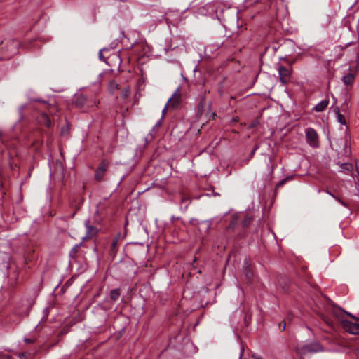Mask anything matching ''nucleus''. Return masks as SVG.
<instances>
[{"instance_id":"f257e3e1","label":"nucleus","mask_w":359,"mask_h":359,"mask_svg":"<svg viewBox=\"0 0 359 359\" xmlns=\"http://www.w3.org/2000/svg\"><path fill=\"white\" fill-rule=\"evenodd\" d=\"M297 354L301 357L308 353H316L323 351V346L318 341H312L308 344H300L296 347Z\"/></svg>"},{"instance_id":"f03ea898","label":"nucleus","mask_w":359,"mask_h":359,"mask_svg":"<svg viewBox=\"0 0 359 359\" xmlns=\"http://www.w3.org/2000/svg\"><path fill=\"white\" fill-rule=\"evenodd\" d=\"M344 313L353 318L352 320H342L341 324L344 329L351 334H359V318L349 312Z\"/></svg>"},{"instance_id":"7ed1b4c3","label":"nucleus","mask_w":359,"mask_h":359,"mask_svg":"<svg viewBox=\"0 0 359 359\" xmlns=\"http://www.w3.org/2000/svg\"><path fill=\"white\" fill-rule=\"evenodd\" d=\"M306 142L312 147L316 148L319 145L318 135L313 128H307L305 130Z\"/></svg>"},{"instance_id":"20e7f679","label":"nucleus","mask_w":359,"mask_h":359,"mask_svg":"<svg viewBox=\"0 0 359 359\" xmlns=\"http://www.w3.org/2000/svg\"><path fill=\"white\" fill-rule=\"evenodd\" d=\"M180 87L179 86L176 90L174 92L172 95L168 99L166 104L163 107L162 110V116L161 118L163 117L165 110L167 109L168 105L170 104V107L171 108H177L180 103Z\"/></svg>"},{"instance_id":"39448f33","label":"nucleus","mask_w":359,"mask_h":359,"mask_svg":"<svg viewBox=\"0 0 359 359\" xmlns=\"http://www.w3.org/2000/svg\"><path fill=\"white\" fill-rule=\"evenodd\" d=\"M278 70L281 83H287L290 81L291 76V68H287L280 65L278 67Z\"/></svg>"},{"instance_id":"423d86ee","label":"nucleus","mask_w":359,"mask_h":359,"mask_svg":"<svg viewBox=\"0 0 359 359\" xmlns=\"http://www.w3.org/2000/svg\"><path fill=\"white\" fill-rule=\"evenodd\" d=\"M218 8L219 6L215 3H208L204 6V9L207 10L208 14L210 15L212 18H218Z\"/></svg>"},{"instance_id":"0eeeda50","label":"nucleus","mask_w":359,"mask_h":359,"mask_svg":"<svg viewBox=\"0 0 359 359\" xmlns=\"http://www.w3.org/2000/svg\"><path fill=\"white\" fill-rule=\"evenodd\" d=\"M107 168V163L105 161L101 162L98 168L95 170V178L97 181L102 180L104 172Z\"/></svg>"},{"instance_id":"6e6552de","label":"nucleus","mask_w":359,"mask_h":359,"mask_svg":"<svg viewBox=\"0 0 359 359\" xmlns=\"http://www.w3.org/2000/svg\"><path fill=\"white\" fill-rule=\"evenodd\" d=\"M93 312L100 316L102 323H104L107 321V313L102 305L98 304L95 306L93 309Z\"/></svg>"},{"instance_id":"1a4fd4ad","label":"nucleus","mask_w":359,"mask_h":359,"mask_svg":"<svg viewBox=\"0 0 359 359\" xmlns=\"http://www.w3.org/2000/svg\"><path fill=\"white\" fill-rule=\"evenodd\" d=\"M84 225L86 228V235L83 237V241L95 236L97 233V229L90 225V219H86L84 222Z\"/></svg>"},{"instance_id":"9d476101","label":"nucleus","mask_w":359,"mask_h":359,"mask_svg":"<svg viewBox=\"0 0 359 359\" xmlns=\"http://www.w3.org/2000/svg\"><path fill=\"white\" fill-rule=\"evenodd\" d=\"M37 121L39 124L43 125L47 128H50L51 126V121L46 113H41L37 117Z\"/></svg>"},{"instance_id":"9b49d317","label":"nucleus","mask_w":359,"mask_h":359,"mask_svg":"<svg viewBox=\"0 0 359 359\" xmlns=\"http://www.w3.org/2000/svg\"><path fill=\"white\" fill-rule=\"evenodd\" d=\"M329 100L324 99L314 106L313 110L316 112L323 111L329 104Z\"/></svg>"},{"instance_id":"f8f14e48","label":"nucleus","mask_w":359,"mask_h":359,"mask_svg":"<svg viewBox=\"0 0 359 359\" xmlns=\"http://www.w3.org/2000/svg\"><path fill=\"white\" fill-rule=\"evenodd\" d=\"M87 103V97L83 94L75 96L74 104L77 107H82Z\"/></svg>"},{"instance_id":"ddd939ff","label":"nucleus","mask_w":359,"mask_h":359,"mask_svg":"<svg viewBox=\"0 0 359 359\" xmlns=\"http://www.w3.org/2000/svg\"><path fill=\"white\" fill-rule=\"evenodd\" d=\"M355 80V74L353 73H348L342 77V81L346 86L352 85Z\"/></svg>"},{"instance_id":"4468645a","label":"nucleus","mask_w":359,"mask_h":359,"mask_svg":"<svg viewBox=\"0 0 359 359\" xmlns=\"http://www.w3.org/2000/svg\"><path fill=\"white\" fill-rule=\"evenodd\" d=\"M243 269L246 276H248L249 278H251L252 277V272L250 269V264L247 259L244 261Z\"/></svg>"},{"instance_id":"2eb2a0df","label":"nucleus","mask_w":359,"mask_h":359,"mask_svg":"<svg viewBox=\"0 0 359 359\" xmlns=\"http://www.w3.org/2000/svg\"><path fill=\"white\" fill-rule=\"evenodd\" d=\"M271 160H272L271 157L269 156V162L266 163V168H267V170L269 172L268 177H269V180L272 179L273 171H274V169L276 168V166L274 165H271L270 163L271 162Z\"/></svg>"},{"instance_id":"dca6fc26","label":"nucleus","mask_w":359,"mask_h":359,"mask_svg":"<svg viewBox=\"0 0 359 359\" xmlns=\"http://www.w3.org/2000/svg\"><path fill=\"white\" fill-rule=\"evenodd\" d=\"M120 296L121 292L119 289L111 290L109 294L110 299L114 302L118 300Z\"/></svg>"},{"instance_id":"f3484780","label":"nucleus","mask_w":359,"mask_h":359,"mask_svg":"<svg viewBox=\"0 0 359 359\" xmlns=\"http://www.w3.org/2000/svg\"><path fill=\"white\" fill-rule=\"evenodd\" d=\"M83 244V242H80L78 244H76L69 251V255L72 259H75L76 253L78 252V248L81 247Z\"/></svg>"},{"instance_id":"a211bd4d","label":"nucleus","mask_w":359,"mask_h":359,"mask_svg":"<svg viewBox=\"0 0 359 359\" xmlns=\"http://www.w3.org/2000/svg\"><path fill=\"white\" fill-rule=\"evenodd\" d=\"M339 165L341 171H351L353 170V165L350 163H341Z\"/></svg>"},{"instance_id":"6ab92c4d","label":"nucleus","mask_w":359,"mask_h":359,"mask_svg":"<svg viewBox=\"0 0 359 359\" xmlns=\"http://www.w3.org/2000/svg\"><path fill=\"white\" fill-rule=\"evenodd\" d=\"M337 118L339 123L342 125H346V121L344 116L339 112V109H337L336 111Z\"/></svg>"},{"instance_id":"aec40b11","label":"nucleus","mask_w":359,"mask_h":359,"mask_svg":"<svg viewBox=\"0 0 359 359\" xmlns=\"http://www.w3.org/2000/svg\"><path fill=\"white\" fill-rule=\"evenodd\" d=\"M119 237H120V235H118L116 236V238H115L112 243H111V250L112 252H116V245H117V243H118V241L119 239Z\"/></svg>"},{"instance_id":"412c9836","label":"nucleus","mask_w":359,"mask_h":359,"mask_svg":"<svg viewBox=\"0 0 359 359\" xmlns=\"http://www.w3.org/2000/svg\"><path fill=\"white\" fill-rule=\"evenodd\" d=\"M290 177H285L284 179H283L282 180H280L278 184H276V187H275V191H276V190L278 189H279L280 187H281L282 186H283L285 182L290 179Z\"/></svg>"},{"instance_id":"4be33fe9","label":"nucleus","mask_w":359,"mask_h":359,"mask_svg":"<svg viewBox=\"0 0 359 359\" xmlns=\"http://www.w3.org/2000/svg\"><path fill=\"white\" fill-rule=\"evenodd\" d=\"M201 224L205 223V224H208V226H207V229L205 230V232L208 233L210 231L211 225L212 224V219L201 221Z\"/></svg>"},{"instance_id":"5701e85b","label":"nucleus","mask_w":359,"mask_h":359,"mask_svg":"<svg viewBox=\"0 0 359 359\" xmlns=\"http://www.w3.org/2000/svg\"><path fill=\"white\" fill-rule=\"evenodd\" d=\"M27 107V104H22L18 108V113L20 116V120L23 118V110Z\"/></svg>"},{"instance_id":"b1692460","label":"nucleus","mask_w":359,"mask_h":359,"mask_svg":"<svg viewBox=\"0 0 359 359\" xmlns=\"http://www.w3.org/2000/svg\"><path fill=\"white\" fill-rule=\"evenodd\" d=\"M103 51H108V49L107 48H103L100 49L99 51V53H98V57H99L100 60L106 62L104 57L102 54Z\"/></svg>"},{"instance_id":"393cba45","label":"nucleus","mask_w":359,"mask_h":359,"mask_svg":"<svg viewBox=\"0 0 359 359\" xmlns=\"http://www.w3.org/2000/svg\"><path fill=\"white\" fill-rule=\"evenodd\" d=\"M184 203L185 204V205H184V211H185V210L187 209V208H188V206H189V205L190 202H189V199L185 198H183L181 200V205H182V204H184Z\"/></svg>"},{"instance_id":"a878e982","label":"nucleus","mask_w":359,"mask_h":359,"mask_svg":"<svg viewBox=\"0 0 359 359\" xmlns=\"http://www.w3.org/2000/svg\"><path fill=\"white\" fill-rule=\"evenodd\" d=\"M117 45H118V40L116 39V40L113 41L110 43L109 46L107 48L108 49V50H110L114 49L117 46Z\"/></svg>"},{"instance_id":"bb28decb","label":"nucleus","mask_w":359,"mask_h":359,"mask_svg":"<svg viewBox=\"0 0 359 359\" xmlns=\"http://www.w3.org/2000/svg\"><path fill=\"white\" fill-rule=\"evenodd\" d=\"M154 130H152V129L151 130V131L149 132L148 136L145 139L146 142L150 141V140L154 139V135L152 133H154Z\"/></svg>"},{"instance_id":"cd10ccee","label":"nucleus","mask_w":359,"mask_h":359,"mask_svg":"<svg viewBox=\"0 0 359 359\" xmlns=\"http://www.w3.org/2000/svg\"><path fill=\"white\" fill-rule=\"evenodd\" d=\"M24 341L26 342L27 344H32L34 341V339L25 338Z\"/></svg>"},{"instance_id":"c85d7f7f","label":"nucleus","mask_w":359,"mask_h":359,"mask_svg":"<svg viewBox=\"0 0 359 359\" xmlns=\"http://www.w3.org/2000/svg\"><path fill=\"white\" fill-rule=\"evenodd\" d=\"M189 223L192 224H196V225L199 224V222L196 219H194V218L191 219L189 221Z\"/></svg>"},{"instance_id":"c756f323","label":"nucleus","mask_w":359,"mask_h":359,"mask_svg":"<svg viewBox=\"0 0 359 359\" xmlns=\"http://www.w3.org/2000/svg\"><path fill=\"white\" fill-rule=\"evenodd\" d=\"M161 124V118L158 120L156 124L153 126L152 130H154L156 128L159 127Z\"/></svg>"},{"instance_id":"7c9ffc66","label":"nucleus","mask_w":359,"mask_h":359,"mask_svg":"<svg viewBox=\"0 0 359 359\" xmlns=\"http://www.w3.org/2000/svg\"><path fill=\"white\" fill-rule=\"evenodd\" d=\"M336 200L337 201H339L342 205L346 206V203L343 200H341V198L337 197Z\"/></svg>"},{"instance_id":"2f4dec72","label":"nucleus","mask_w":359,"mask_h":359,"mask_svg":"<svg viewBox=\"0 0 359 359\" xmlns=\"http://www.w3.org/2000/svg\"><path fill=\"white\" fill-rule=\"evenodd\" d=\"M252 359H264L262 356L257 354H253L252 356Z\"/></svg>"},{"instance_id":"473e14b6","label":"nucleus","mask_w":359,"mask_h":359,"mask_svg":"<svg viewBox=\"0 0 359 359\" xmlns=\"http://www.w3.org/2000/svg\"><path fill=\"white\" fill-rule=\"evenodd\" d=\"M243 352H244V348H243V346H242L241 347V351H240L239 359H242V357H243Z\"/></svg>"},{"instance_id":"72a5a7b5","label":"nucleus","mask_w":359,"mask_h":359,"mask_svg":"<svg viewBox=\"0 0 359 359\" xmlns=\"http://www.w3.org/2000/svg\"><path fill=\"white\" fill-rule=\"evenodd\" d=\"M325 192L328 194L330 196H331L332 198L337 199V196L334 195L332 192L329 191L328 190H326Z\"/></svg>"},{"instance_id":"f704fd0d","label":"nucleus","mask_w":359,"mask_h":359,"mask_svg":"<svg viewBox=\"0 0 359 359\" xmlns=\"http://www.w3.org/2000/svg\"><path fill=\"white\" fill-rule=\"evenodd\" d=\"M178 219H180V217H175L174 215L171 216V217H170V220L172 222H173L175 220H178Z\"/></svg>"},{"instance_id":"c9c22d12","label":"nucleus","mask_w":359,"mask_h":359,"mask_svg":"<svg viewBox=\"0 0 359 359\" xmlns=\"http://www.w3.org/2000/svg\"><path fill=\"white\" fill-rule=\"evenodd\" d=\"M110 85H111L112 87H114L115 88H118V84H117V83H115V82H114V81H111V82L110 83Z\"/></svg>"},{"instance_id":"e433bc0d","label":"nucleus","mask_w":359,"mask_h":359,"mask_svg":"<svg viewBox=\"0 0 359 359\" xmlns=\"http://www.w3.org/2000/svg\"><path fill=\"white\" fill-rule=\"evenodd\" d=\"M255 152H256V151H255V150H253V149L251 151V152H250V158H252L254 156V155H255Z\"/></svg>"},{"instance_id":"4c0bfd02","label":"nucleus","mask_w":359,"mask_h":359,"mask_svg":"<svg viewBox=\"0 0 359 359\" xmlns=\"http://www.w3.org/2000/svg\"><path fill=\"white\" fill-rule=\"evenodd\" d=\"M259 144H257L255 146V147L253 148V150L257 151V150L259 149Z\"/></svg>"},{"instance_id":"58836bf2","label":"nucleus","mask_w":359,"mask_h":359,"mask_svg":"<svg viewBox=\"0 0 359 359\" xmlns=\"http://www.w3.org/2000/svg\"><path fill=\"white\" fill-rule=\"evenodd\" d=\"M124 177H125V176H123V177H121V179L120 182H118V185H119V184L122 182V181L123 180Z\"/></svg>"},{"instance_id":"ea45409f","label":"nucleus","mask_w":359,"mask_h":359,"mask_svg":"<svg viewBox=\"0 0 359 359\" xmlns=\"http://www.w3.org/2000/svg\"><path fill=\"white\" fill-rule=\"evenodd\" d=\"M34 101H36V102H43V103H45V102H46V101L42 100H35Z\"/></svg>"},{"instance_id":"a19ab883","label":"nucleus","mask_w":359,"mask_h":359,"mask_svg":"<svg viewBox=\"0 0 359 359\" xmlns=\"http://www.w3.org/2000/svg\"><path fill=\"white\" fill-rule=\"evenodd\" d=\"M285 329V323H284L283 325H282V327H281V330H284Z\"/></svg>"},{"instance_id":"79ce46f5","label":"nucleus","mask_w":359,"mask_h":359,"mask_svg":"<svg viewBox=\"0 0 359 359\" xmlns=\"http://www.w3.org/2000/svg\"><path fill=\"white\" fill-rule=\"evenodd\" d=\"M213 195H214V196H219V194L218 193H217V192H214V193H213Z\"/></svg>"},{"instance_id":"37998d69","label":"nucleus","mask_w":359,"mask_h":359,"mask_svg":"<svg viewBox=\"0 0 359 359\" xmlns=\"http://www.w3.org/2000/svg\"><path fill=\"white\" fill-rule=\"evenodd\" d=\"M65 131H66V129L62 128V133H65Z\"/></svg>"},{"instance_id":"c03bdc74","label":"nucleus","mask_w":359,"mask_h":359,"mask_svg":"<svg viewBox=\"0 0 359 359\" xmlns=\"http://www.w3.org/2000/svg\"><path fill=\"white\" fill-rule=\"evenodd\" d=\"M123 97H126V96H127V93H123Z\"/></svg>"},{"instance_id":"a18cd8bd","label":"nucleus","mask_w":359,"mask_h":359,"mask_svg":"<svg viewBox=\"0 0 359 359\" xmlns=\"http://www.w3.org/2000/svg\"><path fill=\"white\" fill-rule=\"evenodd\" d=\"M273 49L274 50H277V48H276V46H273Z\"/></svg>"}]
</instances>
